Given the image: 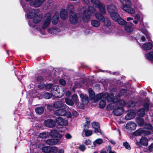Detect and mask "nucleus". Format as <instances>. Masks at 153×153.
I'll list each match as a JSON object with an SVG mask.
<instances>
[{"instance_id": "obj_1", "label": "nucleus", "mask_w": 153, "mask_h": 153, "mask_svg": "<svg viewBox=\"0 0 153 153\" xmlns=\"http://www.w3.org/2000/svg\"><path fill=\"white\" fill-rule=\"evenodd\" d=\"M107 10L111 17L114 20L117 22L121 25H125L126 24V21L121 17L118 14V9L114 5L111 4L108 5Z\"/></svg>"}, {"instance_id": "obj_2", "label": "nucleus", "mask_w": 153, "mask_h": 153, "mask_svg": "<svg viewBox=\"0 0 153 153\" xmlns=\"http://www.w3.org/2000/svg\"><path fill=\"white\" fill-rule=\"evenodd\" d=\"M91 13L94 14L97 19L102 21L104 20V17L99 13L96 12L95 9L92 6H89L88 10L84 11L83 14L82 19L85 22H88L91 17Z\"/></svg>"}, {"instance_id": "obj_3", "label": "nucleus", "mask_w": 153, "mask_h": 153, "mask_svg": "<svg viewBox=\"0 0 153 153\" xmlns=\"http://www.w3.org/2000/svg\"><path fill=\"white\" fill-rule=\"evenodd\" d=\"M51 22V13H47L42 22V24L36 26V29L41 34L44 35L45 33V29L50 25Z\"/></svg>"}, {"instance_id": "obj_4", "label": "nucleus", "mask_w": 153, "mask_h": 153, "mask_svg": "<svg viewBox=\"0 0 153 153\" xmlns=\"http://www.w3.org/2000/svg\"><path fill=\"white\" fill-rule=\"evenodd\" d=\"M122 5V8L124 11L131 14H134L135 13V10L131 7L132 4L130 0H120Z\"/></svg>"}, {"instance_id": "obj_5", "label": "nucleus", "mask_w": 153, "mask_h": 153, "mask_svg": "<svg viewBox=\"0 0 153 153\" xmlns=\"http://www.w3.org/2000/svg\"><path fill=\"white\" fill-rule=\"evenodd\" d=\"M114 97V95L112 93H110L109 94L107 93L104 94H100L97 95L96 96H94V98L93 99L95 101L99 100L100 99L101 100L104 99L107 100L108 102L110 101H112L113 99V97Z\"/></svg>"}, {"instance_id": "obj_6", "label": "nucleus", "mask_w": 153, "mask_h": 153, "mask_svg": "<svg viewBox=\"0 0 153 153\" xmlns=\"http://www.w3.org/2000/svg\"><path fill=\"white\" fill-rule=\"evenodd\" d=\"M51 92L52 93H55V94L57 95L55 96L58 97H61L64 94L65 90L61 86L55 85L51 88Z\"/></svg>"}, {"instance_id": "obj_7", "label": "nucleus", "mask_w": 153, "mask_h": 153, "mask_svg": "<svg viewBox=\"0 0 153 153\" xmlns=\"http://www.w3.org/2000/svg\"><path fill=\"white\" fill-rule=\"evenodd\" d=\"M91 2L94 7L98 8L100 11L103 14L106 13L105 5L98 0H91Z\"/></svg>"}, {"instance_id": "obj_8", "label": "nucleus", "mask_w": 153, "mask_h": 153, "mask_svg": "<svg viewBox=\"0 0 153 153\" xmlns=\"http://www.w3.org/2000/svg\"><path fill=\"white\" fill-rule=\"evenodd\" d=\"M112 102L108 105L107 107V108L108 110H111L114 107V106L117 105L118 106L122 107L124 106L125 104V101L123 100H122L117 102H115L113 99V97L112 101H110Z\"/></svg>"}, {"instance_id": "obj_9", "label": "nucleus", "mask_w": 153, "mask_h": 153, "mask_svg": "<svg viewBox=\"0 0 153 153\" xmlns=\"http://www.w3.org/2000/svg\"><path fill=\"white\" fill-rule=\"evenodd\" d=\"M146 100L147 101L145 102L144 105L145 109L144 108H141L137 112L138 115L140 116L143 117L145 114V110H147L148 109L149 102V99H147Z\"/></svg>"}, {"instance_id": "obj_10", "label": "nucleus", "mask_w": 153, "mask_h": 153, "mask_svg": "<svg viewBox=\"0 0 153 153\" xmlns=\"http://www.w3.org/2000/svg\"><path fill=\"white\" fill-rule=\"evenodd\" d=\"M150 134L151 132L149 131L142 128L138 129L133 133V135L135 136L149 135Z\"/></svg>"}, {"instance_id": "obj_11", "label": "nucleus", "mask_w": 153, "mask_h": 153, "mask_svg": "<svg viewBox=\"0 0 153 153\" xmlns=\"http://www.w3.org/2000/svg\"><path fill=\"white\" fill-rule=\"evenodd\" d=\"M26 1H30V5L34 7H40L43 3L45 0H25Z\"/></svg>"}, {"instance_id": "obj_12", "label": "nucleus", "mask_w": 153, "mask_h": 153, "mask_svg": "<svg viewBox=\"0 0 153 153\" xmlns=\"http://www.w3.org/2000/svg\"><path fill=\"white\" fill-rule=\"evenodd\" d=\"M114 106V107L112 109H114L113 112L116 116H120L123 113L124 110L122 107L118 106L117 105Z\"/></svg>"}, {"instance_id": "obj_13", "label": "nucleus", "mask_w": 153, "mask_h": 153, "mask_svg": "<svg viewBox=\"0 0 153 153\" xmlns=\"http://www.w3.org/2000/svg\"><path fill=\"white\" fill-rule=\"evenodd\" d=\"M70 15L69 20L71 23L73 25L76 24L78 20L77 15L74 13L71 12Z\"/></svg>"}, {"instance_id": "obj_14", "label": "nucleus", "mask_w": 153, "mask_h": 153, "mask_svg": "<svg viewBox=\"0 0 153 153\" xmlns=\"http://www.w3.org/2000/svg\"><path fill=\"white\" fill-rule=\"evenodd\" d=\"M39 12V10L38 9H33L27 13V17L28 19L34 18L38 15Z\"/></svg>"}, {"instance_id": "obj_15", "label": "nucleus", "mask_w": 153, "mask_h": 153, "mask_svg": "<svg viewBox=\"0 0 153 153\" xmlns=\"http://www.w3.org/2000/svg\"><path fill=\"white\" fill-rule=\"evenodd\" d=\"M140 46L143 50H149L153 48V42H147L143 44L142 45L139 43Z\"/></svg>"}, {"instance_id": "obj_16", "label": "nucleus", "mask_w": 153, "mask_h": 153, "mask_svg": "<svg viewBox=\"0 0 153 153\" xmlns=\"http://www.w3.org/2000/svg\"><path fill=\"white\" fill-rule=\"evenodd\" d=\"M53 107L56 108H63L64 109H67L68 106L64 104L61 100L57 101L55 102L53 104Z\"/></svg>"}, {"instance_id": "obj_17", "label": "nucleus", "mask_w": 153, "mask_h": 153, "mask_svg": "<svg viewBox=\"0 0 153 153\" xmlns=\"http://www.w3.org/2000/svg\"><path fill=\"white\" fill-rule=\"evenodd\" d=\"M143 27L144 25L143 22H140V26H139V30L146 35V36L147 38L148 39V40L149 41L150 39V34L146 30L143 28Z\"/></svg>"}, {"instance_id": "obj_18", "label": "nucleus", "mask_w": 153, "mask_h": 153, "mask_svg": "<svg viewBox=\"0 0 153 153\" xmlns=\"http://www.w3.org/2000/svg\"><path fill=\"white\" fill-rule=\"evenodd\" d=\"M49 134L52 137L56 138V139H59V140L62 137V135L56 130L51 131L49 133Z\"/></svg>"}, {"instance_id": "obj_19", "label": "nucleus", "mask_w": 153, "mask_h": 153, "mask_svg": "<svg viewBox=\"0 0 153 153\" xmlns=\"http://www.w3.org/2000/svg\"><path fill=\"white\" fill-rule=\"evenodd\" d=\"M44 124L46 127L53 128L55 126V122L52 119H48L44 121Z\"/></svg>"}, {"instance_id": "obj_20", "label": "nucleus", "mask_w": 153, "mask_h": 153, "mask_svg": "<svg viewBox=\"0 0 153 153\" xmlns=\"http://www.w3.org/2000/svg\"><path fill=\"white\" fill-rule=\"evenodd\" d=\"M56 122L62 126H65L68 125V123L67 120L64 119L61 117L57 118L56 120Z\"/></svg>"}, {"instance_id": "obj_21", "label": "nucleus", "mask_w": 153, "mask_h": 153, "mask_svg": "<svg viewBox=\"0 0 153 153\" xmlns=\"http://www.w3.org/2000/svg\"><path fill=\"white\" fill-rule=\"evenodd\" d=\"M136 125L134 122L130 121L128 122L126 125V128L130 130H134L136 129Z\"/></svg>"}, {"instance_id": "obj_22", "label": "nucleus", "mask_w": 153, "mask_h": 153, "mask_svg": "<svg viewBox=\"0 0 153 153\" xmlns=\"http://www.w3.org/2000/svg\"><path fill=\"white\" fill-rule=\"evenodd\" d=\"M59 142L58 139L56 138L49 139L47 140L46 142L47 144L50 145H55Z\"/></svg>"}, {"instance_id": "obj_23", "label": "nucleus", "mask_w": 153, "mask_h": 153, "mask_svg": "<svg viewBox=\"0 0 153 153\" xmlns=\"http://www.w3.org/2000/svg\"><path fill=\"white\" fill-rule=\"evenodd\" d=\"M67 109L62 108L56 110L54 112V114L57 116H63L66 114V109Z\"/></svg>"}, {"instance_id": "obj_24", "label": "nucleus", "mask_w": 153, "mask_h": 153, "mask_svg": "<svg viewBox=\"0 0 153 153\" xmlns=\"http://www.w3.org/2000/svg\"><path fill=\"white\" fill-rule=\"evenodd\" d=\"M135 113L134 110L130 111L125 116V119L127 120H129L134 117Z\"/></svg>"}, {"instance_id": "obj_25", "label": "nucleus", "mask_w": 153, "mask_h": 153, "mask_svg": "<svg viewBox=\"0 0 153 153\" xmlns=\"http://www.w3.org/2000/svg\"><path fill=\"white\" fill-rule=\"evenodd\" d=\"M60 17L62 20L67 19L68 17V13L67 10L65 9L62 10L60 13Z\"/></svg>"}, {"instance_id": "obj_26", "label": "nucleus", "mask_w": 153, "mask_h": 153, "mask_svg": "<svg viewBox=\"0 0 153 153\" xmlns=\"http://www.w3.org/2000/svg\"><path fill=\"white\" fill-rule=\"evenodd\" d=\"M59 14L58 13L56 12L54 14L52 19V22L53 25H56L58 22Z\"/></svg>"}, {"instance_id": "obj_27", "label": "nucleus", "mask_w": 153, "mask_h": 153, "mask_svg": "<svg viewBox=\"0 0 153 153\" xmlns=\"http://www.w3.org/2000/svg\"><path fill=\"white\" fill-rule=\"evenodd\" d=\"M60 31L59 29L55 27H51L48 30V31L49 33L53 34H57Z\"/></svg>"}, {"instance_id": "obj_28", "label": "nucleus", "mask_w": 153, "mask_h": 153, "mask_svg": "<svg viewBox=\"0 0 153 153\" xmlns=\"http://www.w3.org/2000/svg\"><path fill=\"white\" fill-rule=\"evenodd\" d=\"M92 127L95 129V132L96 133L100 132V125L98 123L93 122L92 123Z\"/></svg>"}, {"instance_id": "obj_29", "label": "nucleus", "mask_w": 153, "mask_h": 153, "mask_svg": "<svg viewBox=\"0 0 153 153\" xmlns=\"http://www.w3.org/2000/svg\"><path fill=\"white\" fill-rule=\"evenodd\" d=\"M81 98V100L82 102H85L84 103H88V102L89 99L87 95H84L83 94H81L80 95Z\"/></svg>"}, {"instance_id": "obj_30", "label": "nucleus", "mask_w": 153, "mask_h": 153, "mask_svg": "<svg viewBox=\"0 0 153 153\" xmlns=\"http://www.w3.org/2000/svg\"><path fill=\"white\" fill-rule=\"evenodd\" d=\"M133 25H134L132 23H131L130 25H126L125 27V30L128 33L132 32L133 30Z\"/></svg>"}, {"instance_id": "obj_31", "label": "nucleus", "mask_w": 153, "mask_h": 153, "mask_svg": "<svg viewBox=\"0 0 153 153\" xmlns=\"http://www.w3.org/2000/svg\"><path fill=\"white\" fill-rule=\"evenodd\" d=\"M92 131L90 130H86L84 129L82 132V135L83 137L89 136L91 135Z\"/></svg>"}, {"instance_id": "obj_32", "label": "nucleus", "mask_w": 153, "mask_h": 153, "mask_svg": "<svg viewBox=\"0 0 153 153\" xmlns=\"http://www.w3.org/2000/svg\"><path fill=\"white\" fill-rule=\"evenodd\" d=\"M134 20L133 21V22L134 24H137L139 21H140L141 18V15L139 13H136L134 16Z\"/></svg>"}, {"instance_id": "obj_33", "label": "nucleus", "mask_w": 153, "mask_h": 153, "mask_svg": "<svg viewBox=\"0 0 153 153\" xmlns=\"http://www.w3.org/2000/svg\"><path fill=\"white\" fill-rule=\"evenodd\" d=\"M20 2L25 12H27L30 10V7H29L28 5L25 4V2H22V0H20Z\"/></svg>"}, {"instance_id": "obj_34", "label": "nucleus", "mask_w": 153, "mask_h": 153, "mask_svg": "<svg viewBox=\"0 0 153 153\" xmlns=\"http://www.w3.org/2000/svg\"><path fill=\"white\" fill-rule=\"evenodd\" d=\"M91 24L93 27H97L100 26V23L99 21L93 20L91 21Z\"/></svg>"}, {"instance_id": "obj_35", "label": "nucleus", "mask_w": 153, "mask_h": 153, "mask_svg": "<svg viewBox=\"0 0 153 153\" xmlns=\"http://www.w3.org/2000/svg\"><path fill=\"white\" fill-rule=\"evenodd\" d=\"M42 17L41 15H38L33 18V22L35 24L39 23L42 20Z\"/></svg>"}, {"instance_id": "obj_36", "label": "nucleus", "mask_w": 153, "mask_h": 153, "mask_svg": "<svg viewBox=\"0 0 153 153\" xmlns=\"http://www.w3.org/2000/svg\"><path fill=\"white\" fill-rule=\"evenodd\" d=\"M145 56L146 59L153 62V51L146 54Z\"/></svg>"}, {"instance_id": "obj_37", "label": "nucleus", "mask_w": 153, "mask_h": 153, "mask_svg": "<svg viewBox=\"0 0 153 153\" xmlns=\"http://www.w3.org/2000/svg\"><path fill=\"white\" fill-rule=\"evenodd\" d=\"M140 143L142 145L146 146L148 145V140L145 137H142L140 140Z\"/></svg>"}, {"instance_id": "obj_38", "label": "nucleus", "mask_w": 153, "mask_h": 153, "mask_svg": "<svg viewBox=\"0 0 153 153\" xmlns=\"http://www.w3.org/2000/svg\"><path fill=\"white\" fill-rule=\"evenodd\" d=\"M101 22L103 23L105 26L107 27H109L111 25V22L110 20L107 18H104V20Z\"/></svg>"}, {"instance_id": "obj_39", "label": "nucleus", "mask_w": 153, "mask_h": 153, "mask_svg": "<svg viewBox=\"0 0 153 153\" xmlns=\"http://www.w3.org/2000/svg\"><path fill=\"white\" fill-rule=\"evenodd\" d=\"M72 99L73 100L74 103H75L76 105L78 106L79 102L78 99V97L77 95L75 94L73 95L72 97Z\"/></svg>"}, {"instance_id": "obj_40", "label": "nucleus", "mask_w": 153, "mask_h": 153, "mask_svg": "<svg viewBox=\"0 0 153 153\" xmlns=\"http://www.w3.org/2000/svg\"><path fill=\"white\" fill-rule=\"evenodd\" d=\"M36 112L38 114H42L44 111V108L42 107H37L35 109Z\"/></svg>"}, {"instance_id": "obj_41", "label": "nucleus", "mask_w": 153, "mask_h": 153, "mask_svg": "<svg viewBox=\"0 0 153 153\" xmlns=\"http://www.w3.org/2000/svg\"><path fill=\"white\" fill-rule=\"evenodd\" d=\"M102 140L101 139L98 138L96 140L93 142L94 146H96L97 145L102 144Z\"/></svg>"}, {"instance_id": "obj_42", "label": "nucleus", "mask_w": 153, "mask_h": 153, "mask_svg": "<svg viewBox=\"0 0 153 153\" xmlns=\"http://www.w3.org/2000/svg\"><path fill=\"white\" fill-rule=\"evenodd\" d=\"M65 100V102L67 105L70 106H72L74 105V103L71 99L68 98H66Z\"/></svg>"}, {"instance_id": "obj_43", "label": "nucleus", "mask_w": 153, "mask_h": 153, "mask_svg": "<svg viewBox=\"0 0 153 153\" xmlns=\"http://www.w3.org/2000/svg\"><path fill=\"white\" fill-rule=\"evenodd\" d=\"M49 150V153H56L58 150V148L56 146H50Z\"/></svg>"}, {"instance_id": "obj_44", "label": "nucleus", "mask_w": 153, "mask_h": 153, "mask_svg": "<svg viewBox=\"0 0 153 153\" xmlns=\"http://www.w3.org/2000/svg\"><path fill=\"white\" fill-rule=\"evenodd\" d=\"M88 92L90 98L91 99H93L94 98L95 96L94 92L91 88H89L88 89Z\"/></svg>"}, {"instance_id": "obj_45", "label": "nucleus", "mask_w": 153, "mask_h": 153, "mask_svg": "<svg viewBox=\"0 0 153 153\" xmlns=\"http://www.w3.org/2000/svg\"><path fill=\"white\" fill-rule=\"evenodd\" d=\"M49 135V133L48 132H43L40 134L39 136L41 138H47Z\"/></svg>"}, {"instance_id": "obj_46", "label": "nucleus", "mask_w": 153, "mask_h": 153, "mask_svg": "<svg viewBox=\"0 0 153 153\" xmlns=\"http://www.w3.org/2000/svg\"><path fill=\"white\" fill-rule=\"evenodd\" d=\"M106 100L104 99L101 100L99 104L100 108H103L105 107L106 105L105 100Z\"/></svg>"}, {"instance_id": "obj_47", "label": "nucleus", "mask_w": 153, "mask_h": 153, "mask_svg": "<svg viewBox=\"0 0 153 153\" xmlns=\"http://www.w3.org/2000/svg\"><path fill=\"white\" fill-rule=\"evenodd\" d=\"M68 10L70 11V13L71 12L74 13V7L73 5L71 4H69L68 5Z\"/></svg>"}, {"instance_id": "obj_48", "label": "nucleus", "mask_w": 153, "mask_h": 153, "mask_svg": "<svg viewBox=\"0 0 153 153\" xmlns=\"http://www.w3.org/2000/svg\"><path fill=\"white\" fill-rule=\"evenodd\" d=\"M50 146H46L43 147L42 148V151L45 153H49Z\"/></svg>"}, {"instance_id": "obj_49", "label": "nucleus", "mask_w": 153, "mask_h": 153, "mask_svg": "<svg viewBox=\"0 0 153 153\" xmlns=\"http://www.w3.org/2000/svg\"><path fill=\"white\" fill-rule=\"evenodd\" d=\"M144 120L142 118H140L137 120V123L139 126H141L144 124Z\"/></svg>"}, {"instance_id": "obj_50", "label": "nucleus", "mask_w": 153, "mask_h": 153, "mask_svg": "<svg viewBox=\"0 0 153 153\" xmlns=\"http://www.w3.org/2000/svg\"><path fill=\"white\" fill-rule=\"evenodd\" d=\"M114 30L112 28H108L106 29V30L105 31L106 34H111L114 33Z\"/></svg>"}, {"instance_id": "obj_51", "label": "nucleus", "mask_w": 153, "mask_h": 153, "mask_svg": "<svg viewBox=\"0 0 153 153\" xmlns=\"http://www.w3.org/2000/svg\"><path fill=\"white\" fill-rule=\"evenodd\" d=\"M52 96L51 94L49 93H45L44 94V96L45 98L46 99H49Z\"/></svg>"}, {"instance_id": "obj_52", "label": "nucleus", "mask_w": 153, "mask_h": 153, "mask_svg": "<svg viewBox=\"0 0 153 153\" xmlns=\"http://www.w3.org/2000/svg\"><path fill=\"white\" fill-rule=\"evenodd\" d=\"M86 122L85 123V124L84 125V128L85 129L88 128L89 127V123L90 121L89 120V119L87 118L86 119Z\"/></svg>"}, {"instance_id": "obj_53", "label": "nucleus", "mask_w": 153, "mask_h": 153, "mask_svg": "<svg viewBox=\"0 0 153 153\" xmlns=\"http://www.w3.org/2000/svg\"><path fill=\"white\" fill-rule=\"evenodd\" d=\"M53 85L52 83H49L47 84H45V89H50Z\"/></svg>"}, {"instance_id": "obj_54", "label": "nucleus", "mask_w": 153, "mask_h": 153, "mask_svg": "<svg viewBox=\"0 0 153 153\" xmlns=\"http://www.w3.org/2000/svg\"><path fill=\"white\" fill-rule=\"evenodd\" d=\"M144 128L148 129H151L152 128V126L149 124H146L144 126Z\"/></svg>"}, {"instance_id": "obj_55", "label": "nucleus", "mask_w": 153, "mask_h": 153, "mask_svg": "<svg viewBox=\"0 0 153 153\" xmlns=\"http://www.w3.org/2000/svg\"><path fill=\"white\" fill-rule=\"evenodd\" d=\"M79 149L82 151L83 152L85 149V146L84 145H81L78 147Z\"/></svg>"}, {"instance_id": "obj_56", "label": "nucleus", "mask_w": 153, "mask_h": 153, "mask_svg": "<svg viewBox=\"0 0 153 153\" xmlns=\"http://www.w3.org/2000/svg\"><path fill=\"white\" fill-rule=\"evenodd\" d=\"M59 84L62 85H65L66 83L65 81L63 79H60L59 80Z\"/></svg>"}, {"instance_id": "obj_57", "label": "nucleus", "mask_w": 153, "mask_h": 153, "mask_svg": "<svg viewBox=\"0 0 153 153\" xmlns=\"http://www.w3.org/2000/svg\"><path fill=\"white\" fill-rule=\"evenodd\" d=\"M123 146L125 147V148L128 149H130V146L129 144L127 142H125L123 143Z\"/></svg>"}, {"instance_id": "obj_58", "label": "nucleus", "mask_w": 153, "mask_h": 153, "mask_svg": "<svg viewBox=\"0 0 153 153\" xmlns=\"http://www.w3.org/2000/svg\"><path fill=\"white\" fill-rule=\"evenodd\" d=\"M38 87L39 88H44L45 89V84L42 83H41L39 84Z\"/></svg>"}, {"instance_id": "obj_59", "label": "nucleus", "mask_w": 153, "mask_h": 153, "mask_svg": "<svg viewBox=\"0 0 153 153\" xmlns=\"http://www.w3.org/2000/svg\"><path fill=\"white\" fill-rule=\"evenodd\" d=\"M65 115H66L67 117L68 118L71 117L72 116L71 113L68 111H66V114Z\"/></svg>"}, {"instance_id": "obj_60", "label": "nucleus", "mask_w": 153, "mask_h": 153, "mask_svg": "<svg viewBox=\"0 0 153 153\" xmlns=\"http://www.w3.org/2000/svg\"><path fill=\"white\" fill-rule=\"evenodd\" d=\"M111 149V147L110 146L108 147L107 149V152H108V153H116L114 151L112 150Z\"/></svg>"}, {"instance_id": "obj_61", "label": "nucleus", "mask_w": 153, "mask_h": 153, "mask_svg": "<svg viewBox=\"0 0 153 153\" xmlns=\"http://www.w3.org/2000/svg\"><path fill=\"white\" fill-rule=\"evenodd\" d=\"M129 106L130 107H133L135 106V104L134 102L131 101L129 102Z\"/></svg>"}, {"instance_id": "obj_62", "label": "nucleus", "mask_w": 153, "mask_h": 153, "mask_svg": "<svg viewBox=\"0 0 153 153\" xmlns=\"http://www.w3.org/2000/svg\"><path fill=\"white\" fill-rule=\"evenodd\" d=\"M43 78L41 76H38L37 77L36 80L38 82H41L43 81Z\"/></svg>"}, {"instance_id": "obj_63", "label": "nucleus", "mask_w": 153, "mask_h": 153, "mask_svg": "<svg viewBox=\"0 0 153 153\" xmlns=\"http://www.w3.org/2000/svg\"><path fill=\"white\" fill-rule=\"evenodd\" d=\"M134 7L135 8L138 9H142V6L140 4H139L137 6H134Z\"/></svg>"}, {"instance_id": "obj_64", "label": "nucleus", "mask_w": 153, "mask_h": 153, "mask_svg": "<svg viewBox=\"0 0 153 153\" xmlns=\"http://www.w3.org/2000/svg\"><path fill=\"white\" fill-rule=\"evenodd\" d=\"M65 136L66 138L67 139H71L72 137V136L69 133H67V134H65Z\"/></svg>"}]
</instances>
